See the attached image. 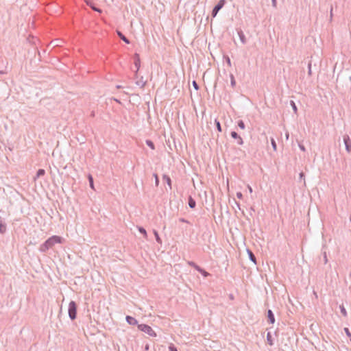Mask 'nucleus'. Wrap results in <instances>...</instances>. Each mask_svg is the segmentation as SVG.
<instances>
[{
  "label": "nucleus",
  "mask_w": 351,
  "mask_h": 351,
  "mask_svg": "<svg viewBox=\"0 0 351 351\" xmlns=\"http://www.w3.org/2000/svg\"><path fill=\"white\" fill-rule=\"evenodd\" d=\"M62 238L59 236L53 235L47 239L40 245L39 250L41 252H46L49 249L51 248L56 243H61Z\"/></svg>",
  "instance_id": "nucleus-1"
},
{
  "label": "nucleus",
  "mask_w": 351,
  "mask_h": 351,
  "mask_svg": "<svg viewBox=\"0 0 351 351\" xmlns=\"http://www.w3.org/2000/svg\"><path fill=\"white\" fill-rule=\"evenodd\" d=\"M77 306L75 302L71 301L69 304L68 313L71 320H75L77 317Z\"/></svg>",
  "instance_id": "nucleus-2"
},
{
  "label": "nucleus",
  "mask_w": 351,
  "mask_h": 351,
  "mask_svg": "<svg viewBox=\"0 0 351 351\" xmlns=\"http://www.w3.org/2000/svg\"><path fill=\"white\" fill-rule=\"evenodd\" d=\"M138 328L139 330L144 332L150 337H156V333L155 332V331L152 328L151 326H149L147 324H141L138 325Z\"/></svg>",
  "instance_id": "nucleus-3"
},
{
  "label": "nucleus",
  "mask_w": 351,
  "mask_h": 351,
  "mask_svg": "<svg viewBox=\"0 0 351 351\" xmlns=\"http://www.w3.org/2000/svg\"><path fill=\"white\" fill-rule=\"evenodd\" d=\"M226 3V0H219L217 5H215L211 12V16L213 18H215L217 15L218 12L225 5Z\"/></svg>",
  "instance_id": "nucleus-4"
},
{
  "label": "nucleus",
  "mask_w": 351,
  "mask_h": 351,
  "mask_svg": "<svg viewBox=\"0 0 351 351\" xmlns=\"http://www.w3.org/2000/svg\"><path fill=\"white\" fill-rule=\"evenodd\" d=\"M343 143L345 144L346 150L348 153H351V139L348 134H346L343 136Z\"/></svg>",
  "instance_id": "nucleus-5"
},
{
  "label": "nucleus",
  "mask_w": 351,
  "mask_h": 351,
  "mask_svg": "<svg viewBox=\"0 0 351 351\" xmlns=\"http://www.w3.org/2000/svg\"><path fill=\"white\" fill-rule=\"evenodd\" d=\"M134 66L136 69V70L134 71L135 77H136L137 75H138V71L141 66V60H140L139 55L138 53L134 54Z\"/></svg>",
  "instance_id": "nucleus-6"
},
{
  "label": "nucleus",
  "mask_w": 351,
  "mask_h": 351,
  "mask_svg": "<svg viewBox=\"0 0 351 351\" xmlns=\"http://www.w3.org/2000/svg\"><path fill=\"white\" fill-rule=\"evenodd\" d=\"M230 136L234 139L237 140V143L239 145H242L243 144V138L238 134L235 131H232L230 132Z\"/></svg>",
  "instance_id": "nucleus-7"
},
{
  "label": "nucleus",
  "mask_w": 351,
  "mask_h": 351,
  "mask_svg": "<svg viewBox=\"0 0 351 351\" xmlns=\"http://www.w3.org/2000/svg\"><path fill=\"white\" fill-rule=\"evenodd\" d=\"M6 230H7V225H6L5 221L4 219H3L0 216V233L2 234L5 233Z\"/></svg>",
  "instance_id": "nucleus-8"
},
{
  "label": "nucleus",
  "mask_w": 351,
  "mask_h": 351,
  "mask_svg": "<svg viewBox=\"0 0 351 351\" xmlns=\"http://www.w3.org/2000/svg\"><path fill=\"white\" fill-rule=\"evenodd\" d=\"M267 322L269 324H274L275 320H276L275 316H274L273 311L271 309H269L267 311Z\"/></svg>",
  "instance_id": "nucleus-9"
},
{
  "label": "nucleus",
  "mask_w": 351,
  "mask_h": 351,
  "mask_svg": "<svg viewBox=\"0 0 351 351\" xmlns=\"http://www.w3.org/2000/svg\"><path fill=\"white\" fill-rule=\"evenodd\" d=\"M125 319H126V322H128V324L130 325H133V326L139 325L138 324V321L136 320V319L130 315H127L125 317Z\"/></svg>",
  "instance_id": "nucleus-10"
},
{
  "label": "nucleus",
  "mask_w": 351,
  "mask_h": 351,
  "mask_svg": "<svg viewBox=\"0 0 351 351\" xmlns=\"http://www.w3.org/2000/svg\"><path fill=\"white\" fill-rule=\"evenodd\" d=\"M117 34L119 36V38L126 44L130 43V40L121 31L117 30Z\"/></svg>",
  "instance_id": "nucleus-11"
},
{
  "label": "nucleus",
  "mask_w": 351,
  "mask_h": 351,
  "mask_svg": "<svg viewBox=\"0 0 351 351\" xmlns=\"http://www.w3.org/2000/svg\"><path fill=\"white\" fill-rule=\"evenodd\" d=\"M86 4L88 6H89L93 10L98 12V13H102V10L96 7L95 4L92 1H86Z\"/></svg>",
  "instance_id": "nucleus-12"
},
{
  "label": "nucleus",
  "mask_w": 351,
  "mask_h": 351,
  "mask_svg": "<svg viewBox=\"0 0 351 351\" xmlns=\"http://www.w3.org/2000/svg\"><path fill=\"white\" fill-rule=\"evenodd\" d=\"M162 180L167 182L169 189L171 190L172 189L171 178L169 176L164 174L162 176Z\"/></svg>",
  "instance_id": "nucleus-13"
},
{
  "label": "nucleus",
  "mask_w": 351,
  "mask_h": 351,
  "mask_svg": "<svg viewBox=\"0 0 351 351\" xmlns=\"http://www.w3.org/2000/svg\"><path fill=\"white\" fill-rule=\"evenodd\" d=\"M188 204L191 208H195L196 206V202L191 195L189 197Z\"/></svg>",
  "instance_id": "nucleus-14"
},
{
  "label": "nucleus",
  "mask_w": 351,
  "mask_h": 351,
  "mask_svg": "<svg viewBox=\"0 0 351 351\" xmlns=\"http://www.w3.org/2000/svg\"><path fill=\"white\" fill-rule=\"evenodd\" d=\"M238 35L239 36V38H240L241 43L243 44H245L246 38H245V36L244 33L243 32V31L242 30L238 31Z\"/></svg>",
  "instance_id": "nucleus-15"
},
{
  "label": "nucleus",
  "mask_w": 351,
  "mask_h": 351,
  "mask_svg": "<svg viewBox=\"0 0 351 351\" xmlns=\"http://www.w3.org/2000/svg\"><path fill=\"white\" fill-rule=\"evenodd\" d=\"M136 84L137 86H139L141 88H143L146 84V81L143 80V77H141V78L136 82Z\"/></svg>",
  "instance_id": "nucleus-16"
},
{
  "label": "nucleus",
  "mask_w": 351,
  "mask_h": 351,
  "mask_svg": "<svg viewBox=\"0 0 351 351\" xmlns=\"http://www.w3.org/2000/svg\"><path fill=\"white\" fill-rule=\"evenodd\" d=\"M153 233H154V234L155 236L156 241H157V243H159V244H161L162 243V239H160L158 231L156 230H153Z\"/></svg>",
  "instance_id": "nucleus-17"
},
{
  "label": "nucleus",
  "mask_w": 351,
  "mask_h": 351,
  "mask_svg": "<svg viewBox=\"0 0 351 351\" xmlns=\"http://www.w3.org/2000/svg\"><path fill=\"white\" fill-rule=\"evenodd\" d=\"M88 182H89V186L90 187L95 190V188H94V180H93V176L90 175V174H88Z\"/></svg>",
  "instance_id": "nucleus-18"
},
{
  "label": "nucleus",
  "mask_w": 351,
  "mask_h": 351,
  "mask_svg": "<svg viewBox=\"0 0 351 351\" xmlns=\"http://www.w3.org/2000/svg\"><path fill=\"white\" fill-rule=\"evenodd\" d=\"M267 343L270 346H273L274 345V341H273V339H272V336H271V332H267Z\"/></svg>",
  "instance_id": "nucleus-19"
},
{
  "label": "nucleus",
  "mask_w": 351,
  "mask_h": 351,
  "mask_svg": "<svg viewBox=\"0 0 351 351\" xmlns=\"http://www.w3.org/2000/svg\"><path fill=\"white\" fill-rule=\"evenodd\" d=\"M197 271L199 273H200L204 277H208V276H210V274L208 271H206L205 269H204L202 267L199 268Z\"/></svg>",
  "instance_id": "nucleus-20"
},
{
  "label": "nucleus",
  "mask_w": 351,
  "mask_h": 351,
  "mask_svg": "<svg viewBox=\"0 0 351 351\" xmlns=\"http://www.w3.org/2000/svg\"><path fill=\"white\" fill-rule=\"evenodd\" d=\"M247 253H248V255H249V258L250 259L253 261L254 263H256V256L254 254V253L250 250H247Z\"/></svg>",
  "instance_id": "nucleus-21"
},
{
  "label": "nucleus",
  "mask_w": 351,
  "mask_h": 351,
  "mask_svg": "<svg viewBox=\"0 0 351 351\" xmlns=\"http://www.w3.org/2000/svg\"><path fill=\"white\" fill-rule=\"evenodd\" d=\"M138 230L139 232L141 234H142L145 238L147 237V231L143 227L138 226Z\"/></svg>",
  "instance_id": "nucleus-22"
},
{
  "label": "nucleus",
  "mask_w": 351,
  "mask_h": 351,
  "mask_svg": "<svg viewBox=\"0 0 351 351\" xmlns=\"http://www.w3.org/2000/svg\"><path fill=\"white\" fill-rule=\"evenodd\" d=\"M339 308H340V311H341V314L343 315V317H347L348 316V313H347L346 309L344 307V306L343 304L340 305L339 306Z\"/></svg>",
  "instance_id": "nucleus-23"
},
{
  "label": "nucleus",
  "mask_w": 351,
  "mask_h": 351,
  "mask_svg": "<svg viewBox=\"0 0 351 351\" xmlns=\"http://www.w3.org/2000/svg\"><path fill=\"white\" fill-rule=\"evenodd\" d=\"M45 174V171L43 169H39L36 172V178L43 176Z\"/></svg>",
  "instance_id": "nucleus-24"
},
{
  "label": "nucleus",
  "mask_w": 351,
  "mask_h": 351,
  "mask_svg": "<svg viewBox=\"0 0 351 351\" xmlns=\"http://www.w3.org/2000/svg\"><path fill=\"white\" fill-rule=\"evenodd\" d=\"M188 264H189V265H190L191 267H193L197 271H198L199 268L201 267H199V265H197L195 263H194L193 261H189Z\"/></svg>",
  "instance_id": "nucleus-25"
},
{
  "label": "nucleus",
  "mask_w": 351,
  "mask_h": 351,
  "mask_svg": "<svg viewBox=\"0 0 351 351\" xmlns=\"http://www.w3.org/2000/svg\"><path fill=\"white\" fill-rule=\"evenodd\" d=\"M230 85L234 88L236 86V80L232 74H230Z\"/></svg>",
  "instance_id": "nucleus-26"
},
{
  "label": "nucleus",
  "mask_w": 351,
  "mask_h": 351,
  "mask_svg": "<svg viewBox=\"0 0 351 351\" xmlns=\"http://www.w3.org/2000/svg\"><path fill=\"white\" fill-rule=\"evenodd\" d=\"M146 144L147 146H149L152 149H155V145H154V143H153L152 141L151 140H146Z\"/></svg>",
  "instance_id": "nucleus-27"
},
{
  "label": "nucleus",
  "mask_w": 351,
  "mask_h": 351,
  "mask_svg": "<svg viewBox=\"0 0 351 351\" xmlns=\"http://www.w3.org/2000/svg\"><path fill=\"white\" fill-rule=\"evenodd\" d=\"M215 125H216V128H217V130L219 131V132H221L222 131V129H221V123L220 122L217 120V119H215Z\"/></svg>",
  "instance_id": "nucleus-28"
},
{
  "label": "nucleus",
  "mask_w": 351,
  "mask_h": 351,
  "mask_svg": "<svg viewBox=\"0 0 351 351\" xmlns=\"http://www.w3.org/2000/svg\"><path fill=\"white\" fill-rule=\"evenodd\" d=\"M238 126L239 128L244 130L245 128V123L243 120H239L237 123Z\"/></svg>",
  "instance_id": "nucleus-29"
},
{
  "label": "nucleus",
  "mask_w": 351,
  "mask_h": 351,
  "mask_svg": "<svg viewBox=\"0 0 351 351\" xmlns=\"http://www.w3.org/2000/svg\"><path fill=\"white\" fill-rule=\"evenodd\" d=\"M290 104H291V107H292V109H293V112H294L295 113H297V112H298V108H297V106H296V105H295V102H294L293 101H292V100H291V101H290Z\"/></svg>",
  "instance_id": "nucleus-30"
},
{
  "label": "nucleus",
  "mask_w": 351,
  "mask_h": 351,
  "mask_svg": "<svg viewBox=\"0 0 351 351\" xmlns=\"http://www.w3.org/2000/svg\"><path fill=\"white\" fill-rule=\"evenodd\" d=\"M271 146H272L274 150L276 151V149H277V144H276L275 140L273 138H271Z\"/></svg>",
  "instance_id": "nucleus-31"
},
{
  "label": "nucleus",
  "mask_w": 351,
  "mask_h": 351,
  "mask_svg": "<svg viewBox=\"0 0 351 351\" xmlns=\"http://www.w3.org/2000/svg\"><path fill=\"white\" fill-rule=\"evenodd\" d=\"M345 333L346 334V335L348 336V337L350 338V340L351 339V332L350 331V330L348 328H344L343 329Z\"/></svg>",
  "instance_id": "nucleus-32"
},
{
  "label": "nucleus",
  "mask_w": 351,
  "mask_h": 351,
  "mask_svg": "<svg viewBox=\"0 0 351 351\" xmlns=\"http://www.w3.org/2000/svg\"><path fill=\"white\" fill-rule=\"evenodd\" d=\"M169 351H178V349L173 344L171 343L169 346Z\"/></svg>",
  "instance_id": "nucleus-33"
},
{
  "label": "nucleus",
  "mask_w": 351,
  "mask_h": 351,
  "mask_svg": "<svg viewBox=\"0 0 351 351\" xmlns=\"http://www.w3.org/2000/svg\"><path fill=\"white\" fill-rule=\"evenodd\" d=\"M154 177L155 178L156 186H158V184H159V178H158V175L156 173L154 174Z\"/></svg>",
  "instance_id": "nucleus-34"
},
{
  "label": "nucleus",
  "mask_w": 351,
  "mask_h": 351,
  "mask_svg": "<svg viewBox=\"0 0 351 351\" xmlns=\"http://www.w3.org/2000/svg\"><path fill=\"white\" fill-rule=\"evenodd\" d=\"M192 84H193V86L194 87V88L196 90H199V85H198L197 82L195 80L193 81Z\"/></svg>",
  "instance_id": "nucleus-35"
},
{
  "label": "nucleus",
  "mask_w": 351,
  "mask_h": 351,
  "mask_svg": "<svg viewBox=\"0 0 351 351\" xmlns=\"http://www.w3.org/2000/svg\"><path fill=\"white\" fill-rule=\"evenodd\" d=\"M308 73L309 75H311L312 71H311V62H309L308 63Z\"/></svg>",
  "instance_id": "nucleus-36"
},
{
  "label": "nucleus",
  "mask_w": 351,
  "mask_h": 351,
  "mask_svg": "<svg viewBox=\"0 0 351 351\" xmlns=\"http://www.w3.org/2000/svg\"><path fill=\"white\" fill-rule=\"evenodd\" d=\"M224 59L226 60V62L229 66H231V60L230 58L228 56H224Z\"/></svg>",
  "instance_id": "nucleus-37"
},
{
  "label": "nucleus",
  "mask_w": 351,
  "mask_h": 351,
  "mask_svg": "<svg viewBox=\"0 0 351 351\" xmlns=\"http://www.w3.org/2000/svg\"><path fill=\"white\" fill-rule=\"evenodd\" d=\"M323 256H324V263L326 264L328 263V258H327V255H326V252H324L323 253Z\"/></svg>",
  "instance_id": "nucleus-38"
},
{
  "label": "nucleus",
  "mask_w": 351,
  "mask_h": 351,
  "mask_svg": "<svg viewBox=\"0 0 351 351\" xmlns=\"http://www.w3.org/2000/svg\"><path fill=\"white\" fill-rule=\"evenodd\" d=\"M332 11H333L332 5H330V21H332V16H333Z\"/></svg>",
  "instance_id": "nucleus-39"
},
{
  "label": "nucleus",
  "mask_w": 351,
  "mask_h": 351,
  "mask_svg": "<svg viewBox=\"0 0 351 351\" xmlns=\"http://www.w3.org/2000/svg\"><path fill=\"white\" fill-rule=\"evenodd\" d=\"M179 221L182 223H189V221L188 220L185 219L184 218H180Z\"/></svg>",
  "instance_id": "nucleus-40"
},
{
  "label": "nucleus",
  "mask_w": 351,
  "mask_h": 351,
  "mask_svg": "<svg viewBox=\"0 0 351 351\" xmlns=\"http://www.w3.org/2000/svg\"><path fill=\"white\" fill-rule=\"evenodd\" d=\"M237 197L239 199H241L243 197V194L241 192L237 193Z\"/></svg>",
  "instance_id": "nucleus-41"
},
{
  "label": "nucleus",
  "mask_w": 351,
  "mask_h": 351,
  "mask_svg": "<svg viewBox=\"0 0 351 351\" xmlns=\"http://www.w3.org/2000/svg\"><path fill=\"white\" fill-rule=\"evenodd\" d=\"M271 2H272V6L276 8L277 7V1L271 0Z\"/></svg>",
  "instance_id": "nucleus-42"
},
{
  "label": "nucleus",
  "mask_w": 351,
  "mask_h": 351,
  "mask_svg": "<svg viewBox=\"0 0 351 351\" xmlns=\"http://www.w3.org/2000/svg\"><path fill=\"white\" fill-rule=\"evenodd\" d=\"M299 147H300V150H302L303 152L306 151L305 147L302 144H299Z\"/></svg>",
  "instance_id": "nucleus-43"
},
{
  "label": "nucleus",
  "mask_w": 351,
  "mask_h": 351,
  "mask_svg": "<svg viewBox=\"0 0 351 351\" xmlns=\"http://www.w3.org/2000/svg\"><path fill=\"white\" fill-rule=\"evenodd\" d=\"M299 176L300 179H302L304 178V173L303 172H301L300 173Z\"/></svg>",
  "instance_id": "nucleus-44"
},
{
  "label": "nucleus",
  "mask_w": 351,
  "mask_h": 351,
  "mask_svg": "<svg viewBox=\"0 0 351 351\" xmlns=\"http://www.w3.org/2000/svg\"><path fill=\"white\" fill-rule=\"evenodd\" d=\"M248 189H249V191H250V193H252V187H251V186H248Z\"/></svg>",
  "instance_id": "nucleus-45"
},
{
  "label": "nucleus",
  "mask_w": 351,
  "mask_h": 351,
  "mask_svg": "<svg viewBox=\"0 0 351 351\" xmlns=\"http://www.w3.org/2000/svg\"><path fill=\"white\" fill-rule=\"evenodd\" d=\"M116 88H117V89H119V88H122V86H121V85H117V86H116Z\"/></svg>",
  "instance_id": "nucleus-46"
},
{
  "label": "nucleus",
  "mask_w": 351,
  "mask_h": 351,
  "mask_svg": "<svg viewBox=\"0 0 351 351\" xmlns=\"http://www.w3.org/2000/svg\"><path fill=\"white\" fill-rule=\"evenodd\" d=\"M90 116L93 117H95V112L93 111L90 114Z\"/></svg>",
  "instance_id": "nucleus-47"
},
{
  "label": "nucleus",
  "mask_w": 351,
  "mask_h": 351,
  "mask_svg": "<svg viewBox=\"0 0 351 351\" xmlns=\"http://www.w3.org/2000/svg\"><path fill=\"white\" fill-rule=\"evenodd\" d=\"M145 349L146 350H149V345H146L145 347Z\"/></svg>",
  "instance_id": "nucleus-48"
},
{
  "label": "nucleus",
  "mask_w": 351,
  "mask_h": 351,
  "mask_svg": "<svg viewBox=\"0 0 351 351\" xmlns=\"http://www.w3.org/2000/svg\"><path fill=\"white\" fill-rule=\"evenodd\" d=\"M230 298L231 300L234 299V296H233V295H232V294H230Z\"/></svg>",
  "instance_id": "nucleus-49"
},
{
  "label": "nucleus",
  "mask_w": 351,
  "mask_h": 351,
  "mask_svg": "<svg viewBox=\"0 0 351 351\" xmlns=\"http://www.w3.org/2000/svg\"><path fill=\"white\" fill-rule=\"evenodd\" d=\"M3 73H4L3 71H0V74H3Z\"/></svg>",
  "instance_id": "nucleus-50"
},
{
  "label": "nucleus",
  "mask_w": 351,
  "mask_h": 351,
  "mask_svg": "<svg viewBox=\"0 0 351 351\" xmlns=\"http://www.w3.org/2000/svg\"><path fill=\"white\" fill-rule=\"evenodd\" d=\"M350 278H351V272L350 273Z\"/></svg>",
  "instance_id": "nucleus-51"
},
{
  "label": "nucleus",
  "mask_w": 351,
  "mask_h": 351,
  "mask_svg": "<svg viewBox=\"0 0 351 351\" xmlns=\"http://www.w3.org/2000/svg\"><path fill=\"white\" fill-rule=\"evenodd\" d=\"M350 341H351V339H350Z\"/></svg>",
  "instance_id": "nucleus-52"
}]
</instances>
